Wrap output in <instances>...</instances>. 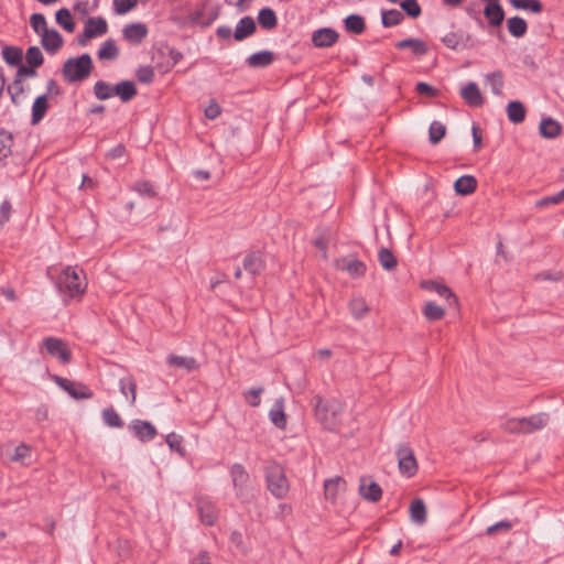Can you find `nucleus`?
<instances>
[{
    "instance_id": "nucleus-1",
    "label": "nucleus",
    "mask_w": 564,
    "mask_h": 564,
    "mask_svg": "<svg viewBox=\"0 0 564 564\" xmlns=\"http://www.w3.org/2000/svg\"><path fill=\"white\" fill-rule=\"evenodd\" d=\"M316 419L328 430H335L341 423L345 406L337 399L324 400L315 397Z\"/></svg>"
},
{
    "instance_id": "nucleus-2",
    "label": "nucleus",
    "mask_w": 564,
    "mask_h": 564,
    "mask_svg": "<svg viewBox=\"0 0 564 564\" xmlns=\"http://www.w3.org/2000/svg\"><path fill=\"white\" fill-rule=\"evenodd\" d=\"M93 68V58L85 53L78 57L66 59L62 67V75L65 82L69 84L80 83L90 76Z\"/></svg>"
},
{
    "instance_id": "nucleus-3",
    "label": "nucleus",
    "mask_w": 564,
    "mask_h": 564,
    "mask_svg": "<svg viewBox=\"0 0 564 564\" xmlns=\"http://www.w3.org/2000/svg\"><path fill=\"white\" fill-rule=\"evenodd\" d=\"M80 273H83L82 269L68 265L64 268L62 273L58 275L56 280V288L65 300L84 294L86 284L80 281Z\"/></svg>"
},
{
    "instance_id": "nucleus-4",
    "label": "nucleus",
    "mask_w": 564,
    "mask_h": 564,
    "mask_svg": "<svg viewBox=\"0 0 564 564\" xmlns=\"http://www.w3.org/2000/svg\"><path fill=\"white\" fill-rule=\"evenodd\" d=\"M265 477L269 491L278 499L284 498L290 487L282 467L278 464L268 466Z\"/></svg>"
},
{
    "instance_id": "nucleus-5",
    "label": "nucleus",
    "mask_w": 564,
    "mask_h": 564,
    "mask_svg": "<svg viewBox=\"0 0 564 564\" xmlns=\"http://www.w3.org/2000/svg\"><path fill=\"white\" fill-rule=\"evenodd\" d=\"M395 455L400 473L408 478L413 477L419 469L413 449L408 444H401L398 446Z\"/></svg>"
},
{
    "instance_id": "nucleus-6",
    "label": "nucleus",
    "mask_w": 564,
    "mask_h": 564,
    "mask_svg": "<svg viewBox=\"0 0 564 564\" xmlns=\"http://www.w3.org/2000/svg\"><path fill=\"white\" fill-rule=\"evenodd\" d=\"M232 485L236 489V496L242 501H248L251 497L249 490V474L241 464H234L230 469Z\"/></svg>"
},
{
    "instance_id": "nucleus-7",
    "label": "nucleus",
    "mask_w": 564,
    "mask_h": 564,
    "mask_svg": "<svg viewBox=\"0 0 564 564\" xmlns=\"http://www.w3.org/2000/svg\"><path fill=\"white\" fill-rule=\"evenodd\" d=\"M43 347L51 356L58 358L61 362L68 364L70 361L72 354L64 340L56 337H46L43 340Z\"/></svg>"
},
{
    "instance_id": "nucleus-8",
    "label": "nucleus",
    "mask_w": 564,
    "mask_h": 564,
    "mask_svg": "<svg viewBox=\"0 0 564 564\" xmlns=\"http://www.w3.org/2000/svg\"><path fill=\"white\" fill-rule=\"evenodd\" d=\"M53 379L58 387L67 391L74 399H90L93 397V392L84 383L70 381L59 376H54Z\"/></svg>"
},
{
    "instance_id": "nucleus-9",
    "label": "nucleus",
    "mask_w": 564,
    "mask_h": 564,
    "mask_svg": "<svg viewBox=\"0 0 564 564\" xmlns=\"http://www.w3.org/2000/svg\"><path fill=\"white\" fill-rule=\"evenodd\" d=\"M338 32L332 28H321L312 33V43L318 48L330 47L338 41Z\"/></svg>"
},
{
    "instance_id": "nucleus-10",
    "label": "nucleus",
    "mask_w": 564,
    "mask_h": 564,
    "mask_svg": "<svg viewBox=\"0 0 564 564\" xmlns=\"http://www.w3.org/2000/svg\"><path fill=\"white\" fill-rule=\"evenodd\" d=\"M336 268L341 271L348 272L352 278H360L366 273V264L354 257H343L336 260Z\"/></svg>"
},
{
    "instance_id": "nucleus-11",
    "label": "nucleus",
    "mask_w": 564,
    "mask_h": 564,
    "mask_svg": "<svg viewBox=\"0 0 564 564\" xmlns=\"http://www.w3.org/2000/svg\"><path fill=\"white\" fill-rule=\"evenodd\" d=\"M550 421V416L545 412H540L530 416L522 417L523 434H531L543 430Z\"/></svg>"
},
{
    "instance_id": "nucleus-12",
    "label": "nucleus",
    "mask_w": 564,
    "mask_h": 564,
    "mask_svg": "<svg viewBox=\"0 0 564 564\" xmlns=\"http://www.w3.org/2000/svg\"><path fill=\"white\" fill-rule=\"evenodd\" d=\"M123 39L133 45H139L148 35V28L143 23H130L122 30Z\"/></svg>"
},
{
    "instance_id": "nucleus-13",
    "label": "nucleus",
    "mask_w": 564,
    "mask_h": 564,
    "mask_svg": "<svg viewBox=\"0 0 564 564\" xmlns=\"http://www.w3.org/2000/svg\"><path fill=\"white\" fill-rule=\"evenodd\" d=\"M359 494L367 501L378 502L382 497V489L376 481L362 477L359 482Z\"/></svg>"
},
{
    "instance_id": "nucleus-14",
    "label": "nucleus",
    "mask_w": 564,
    "mask_h": 564,
    "mask_svg": "<svg viewBox=\"0 0 564 564\" xmlns=\"http://www.w3.org/2000/svg\"><path fill=\"white\" fill-rule=\"evenodd\" d=\"M40 37L42 46L51 54H55L64 44L63 36L55 29H47Z\"/></svg>"
},
{
    "instance_id": "nucleus-15",
    "label": "nucleus",
    "mask_w": 564,
    "mask_h": 564,
    "mask_svg": "<svg viewBox=\"0 0 564 564\" xmlns=\"http://www.w3.org/2000/svg\"><path fill=\"white\" fill-rule=\"evenodd\" d=\"M484 15L488 25L495 30L500 28L505 20V11L500 3H488L484 8Z\"/></svg>"
},
{
    "instance_id": "nucleus-16",
    "label": "nucleus",
    "mask_w": 564,
    "mask_h": 564,
    "mask_svg": "<svg viewBox=\"0 0 564 564\" xmlns=\"http://www.w3.org/2000/svg\"><path fill=\"white\" fill-rule=\"evenodd\" d=\"M130 429L141 442L151 441L156 435L155 427L148 421L134 420Z\"/></svg>"
},
{
    "instance_id": "nucleus-17",
    "label": "nucleus",
    "mask_w": 564,
    "mask_h": 564,
    "mask_svg": "<svg viewBox=\"0 0 564 564\" xmlns=\"http://www.w3.org/2000/svg\"><path fill=\"white\" fill-rule=\"evenodd\" d=\"M462 98L470 107H480L484 104V97L476 83H468L460 89Z\"/></svg>"
},
{
    "instance_id": "nucleus-18",
    "label": "nucleus",
    "mask_w": 564,
    "mask_h": 564,
    "mask_svg": "<svg viewBox=\"0 0 564 564\" xmlns=\"http://www.w3.org/2000/svg\"><path fill=\"white\" fill-rule=\"evenodd\" d=\"M421 286L444 297L449 306H456L458 304L456 295L444 284L437 283L435 281H423Z\"/></svg>"
},
{
    "instance_id": "nucleus-19",
    "label": "nucleus",
    "mask_w": 564,
    "mask_h": 564,
    "mask_svg": "<svg viewBox=\"0 0 564 564\" xmlns=\"http://www.w3.org/2000/svg\"><path fill=\"white\" fill-rule=\"evenodd\" d=\"M197 508L200 519L205 524L213 525L216 522L218 511L210 500L206 498L198 499Z\"/></svg>"
},
{
    "instance_id": "nucleus-20",
    "label": "nucleus",
    "mask_w": 564,
    "mask_h": 564,
    "mask_svg": "<svg viewBox=\"0 0 564 564\" xmlns=\"http://www.w3.org/2000/svg\"><path fill=\"white\" fill-rule=\"evenodd\" d=\"M345 490L346 481L339 476L326 479L324 482L325 498L332 502H335L338 495Z\"/></svg>"
},
{
    "instance_id": "nucleus-21",
    "label": "nucleus",
    "mask_w": 564,
    "mask_h": 564,
    "mask_svg": "<svg viewBox=\"0 0 564 564\" xmlns=\"http://www.w3.org/2000/svg\"><path fill=\"white\" fill-rule=\"evenodd\" d=\"M395 47L399 50L410 48L412 54L415 56H424L429 53L427 44L420 39H404L395 43Z\"/></svg>"
},
{
    "instance_id": "nucleus-22",
    "label": "nucleus",
    "mask_w": 564,
    "mask_h": 564,
    "mask_svg": "<svg viewBox=\"0 0 564 564\" xmlns=\"http://www.w3.org/2000/svg\"><path fill=\"white\" fill-rule=\"evenodd\" d=\"M243 269L252 275H259L264 269V261L261 253L258 251L249 252L243 258Z\"/></svg>"
},
{
    "instance_id": "nucleus-23",
    "label": "nucleus",
    "mask_w": 564,
    "mask_h": 564,
    "mask_svg": "<svg viewBox=\"0 0 564 564\" xmlns=\"http://www.w3.org/2000/svg\"><path fill=\"white\" fill-rule=\"evenodd\" d=\"M108 25L104 18H89L85 23V37H96L107 33Z\"/></svg>"
},
{
    "instance_id": "nucleus-24",
    "label": "nucleus",
    "mask_w": 564,
    "mask_h": 564,
    "mask_svg": "<svg viewBox=\"0 0 564 564\" xmlns=\"http://www.w3.org/2000/svg\"><path fill=\"white\" fill-rule=\"evenodd\" d=\"M257 25L251 17L242 18L234 32V39L236 41H243L256 32Z\"/></svg>"
},
{
    "instance_id": "nucleus-25",
    "label": "nucleus",
    "mask_w": 564,
    "mask_h": 564,
    "mask_svg": "<svg viewBox=\"0 0 564 564\" xmlns=\"http://www.w3.org/2000/svg\"><path fill=\"white\" fill-rule=\"evenodd\" d=\"M115 96H118L122 102H129L137 95L135 84L131 80H122L115 85Z\"/></svg>"
},
{
    "instance_id": "nucleus-26",
    "label": "nucleus",
    "mask_w": 564,
    "mask_h": 564,
    "mask_svg": "<svg viewBox=\"0 0 564 564\" xmlns=\"http://www.w3.org/2000/svg\"><path fill=\"white\" fill-rule=\"evenodd\" d=\"M274 61V54L270 51H260L251 54L247 58V64L251 68H263L271 65Z\"/></svg>"
},
{
    "instance_id": "nucleus-27",
    "label": "nucleus",
    "mask_w": 564,
    "mask_h": 564,
    "mask_svg": "<svg viewBox=\"0 0 564 564\" xmlns=\"http://www.w3.org/2000/svg\"><path fill=\"white\" fill-rule=\"evenodd\" d=\"M48 109V97L47 95L39 96L32 105V124H37L46 115Z\"/></svg>"
},
{
    "instance_id": "nucleus-28",
    "label": "nucleus",
    "mask_w": 564,
    "mask_h": 564,
    "mask_svg": "<svg viewBox=\"0 0 564 564\" xmlns=\"http://www.w3.org/2000/svg\"><path fill=\"white\" fill-rule=\"evenodd\" d=\"M525 112V107L521 101L512 100L507 105V116L512 123L523 122Z\"/></svg>"
},
{
    "instance_id": "nucleus-29",
    "label": "nucleus",
    "mask_w": 564,
    "mask_h": 564,
    "mask_svg": "<svg viewBox=\"0 0 564 564\" xmlns=\"http://www.w3.org/2000/svg\"><path fill=\"white\" fill-rule=\"evenodd\" d=\"M539 130L542 137L553 139L560 135L562 127L556 120L546 118L541 120Z\"/></svg>"
},
{
    "instance_id": "nucleus-30",
    "label": "nucleus",
    "mask_w": 564,
    "mask_h": 564,
    "mask_svg": "<svg viewBox=\"0 0 564 564\" xmlns=\"http://www.w3.org/2000/svg\"><path fill=\"white\" fill-rule=\"evenodd\" d=\"M120 392L128 399L131 405L137 399V383L131 376L121 378L119 381Z\"/></svg>"
},
{
    "instance_id": "nucleus-31",
    "label": "nucleus",
    "mask_w": 564,
    "mask_h": 564,
    "mask_svg": "<svg viewBox=\"0 0 564 564\" xmlns=\"http://www.w3.org/2000/svg\"><path fill=\"white\" fill-rule=\"evenodd\" d=\"M477 181L471 175H464L456 180L454 184L455 191L460 195H469L475 192Z\"/></svg>"
},
{
    "instance_id": "nucleus-32",
    "label": "nucleus",
    "mask_w": 564,
    "mask_h": 564,
    "mask_svg": "<svg viewBox=\"0 0 564 564\" xmlns=\"http://www.w3.org/2000/svg\"><path fill=\"white\" fill-rule=\"evenodd\" d=\"M97 55L101 61H113L119 56V48L116 42L109 39L101 44Z\"/></svg>"
},
{
    "instance_id": "nucleus-33",
    "label": "nucleus",
    "mask_w": 564,
    "mask_h": 564,
    "mask_svg": "<svg viewBox=\"0 0 564 564\" xmlns=\"http://www.w3.org/2000/svg\"><path fill=\"white\" fill-rule=\"evenodd\" d=\"M348 307H349L351 315L356 319L364 318L369 312V306H368L366 300L360 296L352 297L349 301Z\"/></svg>"
},
{
    "instance_id": "nucleus-34",
    "label": "nucleus",
    "mask_w": 564,
    "mask_h": 564,
    "mask_svg": "<svg viewBox=\"0 0 564 564\" xmlns=\"http://www.w3.org/2000/svg\"><path fill=\"white\" fill-rule=\"evenodd\" d=\"M410 517L417 524H423L426 521V508L422 499L417 498L411 502Z\"/></svg>"
},
{
    "instance_id": "nucleus-35",
    "label": "nucleus",
    "mask_w": 564,
    "mask_h": 564,
    "mask_svg": "<svg viewBox=\"0 0 564 564\" xmlns=\"http://www.w3.org/2000/svg\"><path fill=\"white\" fill-rule=\"evenodd\" d=\"M271 422L279 429H284L286 425V415L283 409V401L278 400L269 413Z\"/></svg>"
},
{
    "instance_id": "nucleus-36",
    "label": "nucleus",
    "mask_w": 564,
    "mask_h": 564,
    "mask_svg": "<svg viewBox=\"0 0 564 564\" xmlns=\"http://www.w3.org/2000/svg\"><path fill=\"white\" fill-rule=\"evenodd\" d=\"M507 28L512 36L522 37L527 33L528 24L524 19L512 17L507 20Z\"/></svg>"
},
{
    "instance_id": "nucleus-37",
    "label": "nucleus",
    "mask_w": 564,
    "mask_h": 564,
    "mask_svg": "<svg viewBox=\"0 0 564 564\" xmlns=\"http://www.w3.org/2000/svg\"><path fill=\"white\" fill-rule=\"evenodd\" d=\"M404 20V15L397 9L382 10L381 23L384 28L399 25Z\"/></svg>"
},
{
    "instance_id": "nucleus-38",
    "label": "nucleus",
    "mask_w": 564,
    "mask_h": 564,
    "mask_svg": "<svg viewBox=\"0 0 564 564\" xmlns=\"http://www.w3.org/2000/svg\"><path fill=\"white\" fill-rule=\"evenodd\" d=\"M167 364L171 367L184 368L188 371L194 370L197 367V362H196L195 358L176 356V355H170L167 357Z\"/></svg>"
},
{
    "instance_id": "nucleus-39",
    "label": "nucleus",
    "mask_w": 564,
    "mask_h": 564,
    "mask_svg": "<svg viewBox=\"0 0 564 564\" xmlns=\"http://www.w3.org/2000/svg\"><path fill=\"white\" fill-rule=\"evenodd\" d=\"M344 23H345L346 31L350 32L352 34H361L366 29L364 18L358 14L348 15L345 19Z\"/></svg>"
},
{
    "instance_id": "nucleus-40",
    "label": "nucleus",
    "mask_w": 564,
    "mask_h": 564,
    "mask_svg": "<svg viewBox=\"0 0 564 564\" xmlns=\"http://www.w3.org/2000/svg\"><path fill=\"white\" fill-rule=\"evenodd\" d=\"M422 313L430 322L440 321L445 315V310L434 302H426L423 306Z\"/></svg>"
},
{
    "instance_id": "nucleus-41",
    "label": "nucleus",
    "mask_w": 564,
    "mask_h": 564,
    "mask_svg": "<svg viewBox=\"0 0 564 564\" xmlns=\"http://www.w3.org/2000/svg\"><path fill=\"white\" fill-rule=\"evenodd\" d=\"M259 24L267 30H271L276 26L278 19L275 12L270 8H263L258 14Z\"/></svg>"
},
{
    "instance_id": "nucleus-42",
    "label": "nucleus",
    "mask_w": 564,
    "mask_h": 564,
    "mask_svg": "<svg viewBox=\"0 0 564 564\" xmlns=\"http://www.w3.org/2000/svg\"><path fill=\"white\" fill-rule=\"evenodd\" d=\"M55 18H56V22L64 30H66L67 32H74L76 24L74 22L73 15L68 9L62 8L59 10H57Z\"/></svg>"
},
{
    "instance_id": "nucleus-43",
    "label": "nucleus",
    "mask_w": 564,
    "mask_h": 564,
    "mask_svg": "<svg viewBox=\"0 0 564 564\" xmlns=\"http://www.w3.org/2000/svg\"><path fill=\"white\" fill-rule=\"evenodd\" d=\"M8 93L11 97V100L14 105L19 106L24 101L23 94L24 87L22 80L20 78L13 79L12 84L8 86Z\"/></svg>"
},
{
    "instance_id": "nucleus-44",
    "label": "nucleus",
    "mask_w": 564,
    "mask_h": 564,
    "mask_svg": "<svg viewBox=\"0 0 564 564\" xmlns=\"http://www.w3.org/2000/svg\"><path fill=\"white\" fill-rule=\"evenodd\" d=\"M511 6L518 10H528L533 13H541L543 10L540 0H510Z\"/></svg>"
},
{
    "instance_id": "nucleus-45",
    "label": "nucleus",
    "mask_w": 564,
    "mask_h": 564,
    "mask_svg": "<svg viewBox=\"0 0 564 564\" xmlns=\"http://www.w3.org/2000/svg\"><path fill=\"white\" fill-rule=\"evenodd\" d=\"M115 86H111L110 84L98 80L94 85V94L97 99L99 100H107L115 96Z\"/></svg>"
},
{
    "instance_id": "nucleus-46",
    "label": "nucleus",
    "mask_w": 564,
    "mask_h": 564,
    "mask_svg": "<svg viewBox=\"0 0 564 564\" xmlns=\"http://www.w3.org/2000/svg\"><path fill=\"white\" fill-rule=\"evenodd\" d=\"M22 50L15 46H6L2 50L3 59L12 66H18L22 62Z\"/></svg>"
},
{
    "instance_id": "nucleus-47",
    "label": "nucleus",
    "mask_w": 564,
    "mask_h": 564,
    "mask_svg": "<svg viewBox=\"0 0 564 564\" xmlns=\"http://www.w3.org/2000/svg\"><path fill=\"white\" fill-rule=\"evenodd\" d=\"M379 262L384 270H393L397 264V258L388 248H381L378 253Z\"/></svg>"
},
{
    "instance_id": "nucleus-48",
    "label": "nucleus",
    "mask_w": 564,
    "mask_h": 564,
    "mask_svg": "<svg viewBox=\"0 0 564 564\" xmlns=\"http://www.w3.org/2000/svg\"><path fill=\"white\" fill-rule=\"evenodd\" d=\"M486 82L490 86L494 95H501L503 87V76L501 72H494L486 76Z\"/></svg>"
},
{
    "instance_id": "nucleus-49",
    "label": "nucleus",
    "mask_w": 564,
    "mask_h": 564,
    "mask_svg": "<svg viewBox=\"0 0 564 564\" xmlns=\"http://www.w3.org/2000/svg\"><path fill=\"white\" fill-rule=\"evenodd\" d=\"M446 133V127L440 121H433L429 129V139L432 144L438 143Z\"/></svg>"
},
{
    "instance_id": "nucleus-50",
    "label": "nucleus",
    "mask_w": 564,
    "mask_h": 564,
    "mask_svg": "<svg viewBox=\"0 0 564 564\" xmlns=\"http://www.w3.org/2000/svg\"><path fill=\"white\" fill-rule=\"evenodd\" d=\"M501 430L510 434H523L522 417H509L500 424Z\"/></svg>"
},
{
    "instance_id": "nucleus-51",
    "label": "nucleus",
    "mask_w": 564,
    "mask_h": 564,
    "mask_svg": "<svg viewBox=\"0 0 564 564\" xmlns=\"http://www.w3.org/2000/svg\"><path fill=\"white\" fill-rule=\"evenodd\" d=\"M25 59L32 67H40L44 62L43 54L37 46H31L26 50Z\"/></svg>"
},
{
    "instance_id": "nucleus-52",
    "label": "nucleus",
    "mask_w": 564,
    "mask_h": 564,
    "mask_svg": "<svg viewBox=\"0 0 564 564\" xmlns=\"http://www.w3.org/2000/svg\"><path fill=\"white\" fill-rule=\"evenodd\" d=\"M30 25L39 36H41L48 29L46 19L42 13H33L30 17Z\"/></svg>"
},
{
    "instance_id": "nucleus-53",
    "label": "nucleus",
    "mask_w": 564,
    "mask_h": 564,
    "mask_svg": "<svg viewBox=\"0 0 564 564\" xmlns=\"http://www.w3.org/2000/svg\"><path fill=\"white\" fill-rule=\"evenodd\" d=\"M102 419L105 424H107L110 427H122L123 421L121 420L120 415L112 409L107 408L102 411Z\"/></svg>"
},
{
    "instance_id": "nucleus-54",
    "label": "nucleus",
    "mask_w": 564,
    "mask_h": 564,
    "mask_svg": "<svg viewBox=\"0 0 564 564\" xmlns=\"http://www.w3.org/2000/svg\"><path fill=\"white\" fill-rule=\"evenodd\" d=\"M12 142L11 133L0 131V161L11 154Z\"/></svg>"
},
{
    "instance_id": "nucleus-55",
    "label": "nucleus",
    "mask_w": 564,
    "mask_h": 564,
    "mask_svg": "<svg viewBox=\"0 0 564 564\" xmlns=\"http://www.w3.org/2000/svg\"><path fill=\"white\" fill-rule=\"evenodd\" d=\"M400 7L412 19L419 18L422 13L417 0H402Z\"/></svg>"
},
{
    "instance_id": "nucleus-56",
    "label": "nucleus",
    "mask_w": 564,
    "mask_h": 564,
    "mask_svg": "<svg viewBox=\"0 0 564 564\" xmlns=\"http://www.w3.org/2000/svg\"><path fill=\"white\" fill-rule=\"evenodd\" d=\"M166 443L172 451L181 456H185V447L183 446V437L174 432L166 435Z\"/></svg>"
},
{
    "instance_id": "nucleus-57",
    "label": "nucleus",
    "mask_w": 564,
    "mask_h": 564,
    "mask_svg": "<svg viewBox=\"0 0 564 564\" xmlns=\"http://www.w3.org/2000/svg\"><path fill=\"white\" fill-rule=\"evenodd\" d=\"M442 43L451 50H458L463 42V34L458 32H449L441 39Z\"/></svg>"
},
{
    "instance_id": "nucleus-58",
    "label": "nucleus",
    "mask_w": 564,
    "mask_h": 564,
    "mask_svg": "<svg viewBox=\"0 0 564 564\" xmlns=\"http://www.w3.org/2000/svg\"><path fill=\"white\" fill-rule=\"evenodd\" d=\"M563 200H564V188L555 195L546 196V197H543V198L536 200L535 207L536 208H545V207H549L550 205H557V204L562 203Z\"/></svg>"
},
{
    "instance_id": "nucleus-59",
    "label": "nucleus",
    "mask_w": 564,
    "mask_h": 564,
    "mask_svg": "<svg viewBox=\"0 0 564 564\" xmlns=\"http://www.w3.org/2000/svg\"><path fill=\"white\" fill-rule=\"evenodd\" d=\"M138 4V0H113L115 12L119 15L126 14L133 10Z\"/></svg>"
},
{
    "instance_id": "nucleus-60",
    "label": "nucleus",
    "mask_w": 564,
    "mask_h": 564,
    "mask_svg": "<svg viewBox=\"0 0 564 564\" xmlns=\"http://www.w3.org/2000/svg\"><path fill=\"white\" fill-rule=\"evenodd\" d=\"M31 456V447L24 443L18 445L14 449V454L11 456V460L24 463L26 458Z\"/></svg>"
},
{
    "instance_id": "nucleus-61",
    "label": "nucleus",
    "mask_w": 564,
    "mask_h": 564,
    "mask_svg": "<svg viewBox=\"0 0 564 564\" xmlns=\"http://www.w3.org/2000/svg\"><path fill=\"white\" fill-rule=\"evenodd\" d=\"M133 189L142 196L154 197L156 195L152 184L148 181L137 182Z\"/></svg>"
},
{
    "instance_id": "nucleus-62",
    "label": "nucleus",
    "mask_w": 564,
    "mask_h": 564,
    "mask_svg": "<svg viewBox=\"0 0 564 564\" xmlns=\"http://www.w3.org/2000/svg\"><path fill=\"white\" fill-rule=\"evenodd\" d=\"M137 78L143 84H150L154 78V70L150 66L139 67L137 70Z\"/></svg>"
},
{
    "instance_id": "nucleus-63",
    "label": "nucleus",
    "mask_w": 564,
    "mask_h": 564,
    "mask_svg": "<svg viewBox=\"0 0 564 564\" xmlns=\"http://www.w3.org/2000/svg\"><path fill=\"white\" fill-rule=\"evenodd\" d=\"M263 392V388L250 389L246 392V401L251 406H258L260 404V394Z\"/></svg>"
},
{
    "instance_id": "nucleus-64",
    "label": "nucleus",
    "mask_w": 564,
    "mask_h": 564,
    "mask_svg": "<svg viewBox=\"0 0 564 564\" xmlns=\"http://www.w3.org/2000/svg\"><path fill=\"white\" fill-rule=\"evenodd\" d=\"M563 278V274L561 271H544L536 274L535 280L538 281H554L558 282Z\"/></svg>"
}]
</instances>
